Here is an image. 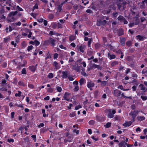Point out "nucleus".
I'll return each mask as SVG.
<instances>
[{
  "label": "nucleus",
  "mask_w": 147,
  "mask_h": 147,
  "mask_svg": "<svg viewBox=\"0 0 147 147\" xmlns=\"http://www.w3.org/2000/svg\"><path fill=\"white\" fill-rule=\"evenodd\" d=\"M72 69L78 72H80V70H82L81 74H86L85 72H84V69L82 66H79L78 64L76 63H75L74 65L72 66Z\"/></svg>",
  "instance_id": "f257e3e1"
},
{
  "label": "nucleus",
  "mask_w": 147,
  "mask_h": 147,
  "mask_svg": "<svg viewBox=\"0 0 147 147\" xmlns=\"http://www.w3.org/2000/svg\"><path fill=\"white\" fill-rule=\"evenodd\" d=\"M106 112L107 114L108 118H111L113 117L114 115L116 113L115 111L114 110L108 109L106 110Z\"/></svg>",
  "instance_id": "f03ea898"
},
{
  "label": "nucleus",
  "mask_w": 147,
  "mask_h": 147,
  "mask_svg": "<svg viewBox=\"0 0 147 147\" xmlns=\"http://www.w3.org/2000/svg\"><path fill=\"white\" fill-rule=\"evenodd\" d=\"M136 38L137 40H139V41H142L144 39H146L147 38L145 36L138 35L136 36Z\"/></svg>",
  "instance_id": "7ed1b4c3"
},
{
  "label": "nucleus",
  "mask_w": 147,
  "mask_h": 147,
  "mask_svg": "<svg viewBox=\"0 0 147 147\" xmlns=\"http://www.w3.org/2000/svg\"><path fill=\"white\" fill-rule=\"evenodd\" d=\"M87 86L89 88H90V90H92V88L94 86V84L93 82L90 81L88 82Z\"/></svg>",
  "instance_id": "20e7f679"
},
{
  "label": "nucleus",
  "mask_w": 147,
  "mask_h": 147,
  "mask_svg": "<svg viewBox=\"0 0 147 147\" xmlns=\"http://www.w3.org/2000/svg\"><path fill=\"white\" fill-rule=\"evenodd\" d=\"M37 64H36L35 65H31L29 66L28 68L30 71L32 73H34L36 70Z\"/></svg>",
  "instance_id": "39448f33"
},
{
  "label": "nucleus",
  "mask_w": 147,
  "mask_h": 147,
  "mask_svg": "<svg viewBox=\"0 0 147 147\" xmlns=\"http://www.w3.org/2000/svg\"><path fill=\"white\" fill-rule=\"evenodd\" d=\"M107 21L105 20L103 21L99 20L98 21L96 24V25L98 26H100L101 25L104 26L107 23Z\"/></svg>",
  "instance_id": "423d86ee"
},
{
  "label": "nucleus",
  "mask_w": 147,
  "mask_h": 147,
  "mask_svg": "<svg viewBox=\"0 0 147 147\" xmlns=\"http://www.w3.org/2000/svg\"><path fill=\"white\" fill-rule=\"evenodd\" d=\"M70 95V93L67 92H65L63 96L64 99L67 101H69V96Z\"/></svg>",
  "instance_id": "0eeeda50"
},
{
  "label": "nucleus",
  "mask_w": 147,
  "mask_h": 147,
  "mask_svg": "<svg viewBox=\"0 0 147 147\" xmlns=\"http://www.w3.org/2000/svg\"><path fill=\"white\" fill-rule=\"evenodd\" d=\"M49 40V44L50 43L52 46L54 47L55 45L56 41L53 38L50 37Z\"/></svg>",
  "instance_id": "6e6552de"
},
{
  "label": "nucleus",
  "mask_w": 147,
  "mask_h": 147,
  "mask_svg": "<svg viewBox=\"0 0 147 147\" xmlns=\"http://www.w3.org/2000/svg\"><path fill=\"white\" fill-rule=\"evenodd\" d=\"M91 66L92 69L97 68L98 69L100 70L102 68L101 66L99 65H97L94 63L92 64Z\"/></svg>",
  "instance_id": "1a4fd4ad"
},
{
  "label": "nucleus",
  "mask_w": 147,
  "mask_h": 147,
  "mask_svg": "<svg viewBox=\"0 0 147 147\" xmlns=\"http://www.w3.org/2000/svg\"><path fill=\"white\" fill-rule=\"evenodd\" d=\"M85 47V46L84 45H81L79 46L78 50L82 53H84V52Z\"/></svg>",
  "instance_id": "9d476101"
},
{
  "label": "nucleus",
  "mask_w": 147,
  "mask_h": 147,
  "mask_svg": "<svg viewBox=\"0 0 147 147\" xmlns=\"http://www.w3.org/2000/svg\"><path fill=\"white\" fill-rule=\"evenodd\" d=\"M132 122L131 121H126L123 124V126L125 127H127L130 126L132 124Z\"/></svg>",
  "instance_id": "9b49d317"
},
{
  "label": "nucleus",
  "mask_w": 147,
  "mask_h": 147,
  "mask_svg": "<svg viewBox=\"0 0 147 147\" xmlns=\"http://www.w3.org/2000/svg\"><path fill=\"white\" fill-rule=\"evenodd\" d=\"M121 93V92L120 91L117 89L114 90L113 92V94L118 96H119Z\"/></svg>",
  "instance_id": "f8f14e48"
},
{
  "label": "nucleus",
  "mask_w": 147,
  "mask_h": 147,
  "mask_svg": "<svg viewBox=\"0 0 147 147\" xmlns=\"http://www.w3.org/2000/svg\"><path fill=\"white\" fill-rule=\"evenodd\" d=\"M18 13V11H12L10 12L8 14V16L9 17H12L16 15Z\"/></svg>",
  "instance_id": "ddd939ff"
},
{
  "label": "nucleus",
  "mask_w": 147,
  "mask_h": 147,
  "mask_svg": "<svg viewBox=\"0 0 147 147\" xmlns=\"http://www.w3.org/2000/svg\"><path fill=\"white\" fill-rule=\"evenodd\" d=\"M53 65L55 67V68L56 69H58L60 68V66L58 65L57 62L56 61H54L53 63Z\"/></svg>",
  "instance_id": "4468645a"
},
{
  "label": "nucleus",
  "mask_w": 147,
  "mask_h": 147,
  "mask_svg": "<svg viewBox=\"0 0 147 147\" xmlns=\"http://www.w3.org/2000/svg\"><path fill=\"white\" fill-rule=\"evenodd\" d=\"M125 38H121L120 42L121 45L122 46H124L125 45Z\"/></svg>",
  "instance_id": "2eb2a0df"
},
{
  "label": "nucleus",
  "mask_w": 147,
  "mask_h": 147,
  "mask_svg": "<svg viewBox=\"0 0 147 147\" xmlns=\"http://www.w3.org/2000/svg\"><path fill=\"white\" fill-rule=\"evenodd\" d=\"M108 58H109V59L111 60L113 59H115L116 58V56L115 55H111L109 53H108Z\"/></svg>",
  "instance_id": "dca6fc26"
},
{
  "label": "nucleus",
  "mask_w": 147,
  "mask_h": 147,
  "mask_svg": "<svg viewBox=\"0 0 147 147\" xmlns=\"http://www.w3.org/2000/svg\"><path fill=\"white\" fill-rule=\"evenodd\" d=\"M139 87L140 88V90L142 91H145L147 90V89L142 84H140L139 85Z\"/></svg>",
  "instance_id": "f3484780"
},
{
  "label": "nucleus",
  "mask_w": 147,
  "mask_h": 147,
  "mask_svg": "<svg viewBox=\"0 0 147 147\" xmlns=\"http://www.w3.org/2000/svg\"><path fill=\"white\" fill-rule=\"evenodd\" d=\"M117 34L119 36H121L124 34V32L121 29H119L118 30Z\"/></svg>",
  "instance_id": "a211bd4d"
},
{
  "label": "nucleus",
  "mask_w": 147,
  "mask_h": 147,
  "mask_svg": "<svg viewBox=\"0 0 147 147\" xmlns=\"http://www.w3.org/2000/svg\"><path fill=\"white\" fill-rule=\"evenodd\" d=\"M76 39V36L74 35H71L69 36V40L71 42L73 41L74 40Z\"/></svg>",
  "instance_id": "6ab92c4d"
},
{
  "label": "nucleus",
  "mask_w": 147,
  "mask_h": 147,
  "mask_svg": "<svg viewBox=\"0 0 147 147\" xmlns=\"http://www.w3.org/2000/svg\"><path fill=\"white\" fill-rule=\"evenodd\" d=\"M133 58L131 56H128L126 58V61H133Z\"/></svg>",
  "instance_id": "aec40b11"
},
{
  "label": "nucleus",
  "mask_w": 147,
  "mask_h": 147,
  "mask_svg": "<svg viewBox=\"0 0 147 147\" xmlns=\"http://www.w3.org/2000/svg\"><path fill=\"white\" fill-rule=\"evenodd\" d=\"M118 64V62L116 61H114L111 63V66L112 67H115L116 65H117Z\"/></svg>",
  "instance_id": "412c9836"
},
{
  "label": "nucleus",
  "mask_w": 147,
  "mask_h": 147,
  "mask_svg": "<svg viewBox=\"0 0 147 147\" xmlns=\"http://www.w3.org/2000/svg\"><path fill=\"white\" fill-rule=\"evenodd\" d=\"M62 4H59L57 6V10L58 11H59V12H60L62 10Z\"/></svg>",
  "instance_id": "4be33fe9"
},
{
  "label": "nucleus",
  "mask_w": 147,
  "mask_h": 147,
  "mask_svg": "<svg viewBox=\"0 0 147 147\" xmlns=\"http://www.w3.org/2000/svg\"><path fill=\"white\" fill-rule=\"evenodd\" d=\"M11 39L10 37L8 36L7 37L3 38V41L4 42L7 43L8 41H9Z\"/></svg>",
  "instance_id": "5701e85b"
},
{
  "label": "nucleus",
  "mask_w": 147,
  "mask_h": 147,
  "mask_svg": "<svg viewBox=\"0 0 147 147\" xmlns=\"http://www.w3.org/2000/svg\"><path fill=\"white\" fill-rule=\"evenodd\" d=\"M6 3L9 7H12V3H11V1L10 0H7Z\"/></svg>",
  "instance_id": "b1692460"
},
{
  "label": "nucleus",
  "mask_w": 147,
  "mask_h": 147,
  "mask_svg": "<svg viewBox=\"0 0 147 147\" xmlns=\"http://www.w3.org/2000/svg\"><path fill=\"white\" fill-rule=\"evenodd\" d=\"M137 119L139 121H142L145 120V118L144 116H138Z\"/></svg>",
  "instance_id": "393cba45"
},
{
  "label": "nucleus",
  "mask_w": 147,
  "mask_h": 147,
  "mask_svg": "<svg viewBox=\"0 0 147 147\" xmlns=\"http://www.w3.org/2000/svg\"><path fill=\"white\" fill-rule=\"evenodd\" d=\"M129 114L130 115H131V116H132L133 121H134V119L136 116V115H135V112H131Z\"/></svg>",
  "instance_id": "a878e982"
},
{
  "label": "nucleus",
  "mask_w": 147,
  "mask_h": 147,
  "mask_svg": "<svg viewBox=\"0 0 147 147\" xmlns=\"http://www.w3.org/2000/svg\"><path fill=\"white\" fill-rule=\"evenodd\" d=\"M49 44V40L44 41L43 43V45L45 46H48Z\"/></svg>",
  "instance_id": "bb28decb"
},
{
  "label": "nucleus",
  "mask_w": 147,
  "mask_h": 147,
  "mask_svg": "<svg viewBox=\"0 0 147 147\" xmlns=\"http://www.w3.org/2000/svg\"><path fill=\"white\" fill-rule=\"evenodd\" d=\"M126 44L127 46L129 47L131 46L132 45V42L130 40L127 41L126 42Z\"/></svg>",
  "instance_id": "cd10ccee"
},
{
  "label": "nucleus",
  "mask_w": 147,
  "mask_h": 147,
  "mask_svg": "<svg viewBox=\"0 0 147 147\" xmlns=\"http://www.w3.org/2000/svg\"><path fill=\"white\" fill-rule=\"evenodd\" d=\"M121 120V117L118 116L116 115L114 117V121H120Z\"/></svg>",
  "instance_id": "c85d7f7f"
},
{
  "label": "nucleus",
  "mask_w": 147,
  "mask_h": 147,
  "mask_svg": "<svg viewBox=\"0 0 147 147\" xmlns=\"http://www.w3.org/2000/svg\"><path fill=\"white\" fill-rule=\"evenodd\" d=\"M94 52H95L93 51L89 50L88 51L87 54L89 56H90V55H92Z\"/></svg>",
  "instance_id": "c756f323"
},
{
  "label": "nucleus",
  "mask_w": 147,
  "mask_h": 147,
  "mask_svg": "<svg viewBox=\"0 0 147 147\" xmlns=\"http://www.w3.org/2000/svg\"><path fill=\"white\" fill-rule=\"evenodd\" d=\"M51 54L49 53V52H48L47 54V56L45 58V60H47L48 59H51Z\"/></svg>",
  "instance_id": "7c9ffc66"
},
{
  "label": "nucleus",
  "mask_w": 147,
  "mask_h": 147,
  "mask_svg": "<svg viewBox=\"0 0 147 147\" xmlns=\"http://www.w3.org/2000/svg\"><path fill=\"white\" fill-rule=\"evenodd\" d=\"M40 44V42L38 41L37 40H34V45L36 46H38Z\"/></svg>",
  "instance_id": "2f4dec72"
},
{
  "label": "nucleus",
  "mask_w": 147,
  "mask_h": 147,
  "mask_svg": "<svg viewBox=\"0 0 147 147\" xmlns=\"http://www.w3.org/2000/svg\"><path fill=\"white\" fill-rule=\"evenodd\" d=\"M92 38H90L88 42V46L89 47H91V44L92 42Z\"/></svg>",
  "instance_id": "473e14b6"
},
{
  "label": "nucleus",
  "mask_w": 147,
  "mask_h": 147,
  "mask_svg": "<svg viewBox=\"0 0 147 147\" xmlns=\"http://www.w3.org/2000/svg\"><path fill=\"white\" fill-rule=\"evenodd\" d=\"M56 90H57V92H61L62 91V89L61 87L57 86L56 88Z\"/></svg>",
  "instance_id": "72a5a7b5"
},
{
  "label": "nucleus",
  "mask_w": 147,
  "mask_h": 147,
  "mask_svg": "<svg viewBox=\"0 0 147 147\" xmlns=\"http://www.w3.org/2000/svg\"><path fill=\"white\" fill-rule=\"evenodd\" d=\"M92 68L91 65H88L87 67L86 71L88 73V71H89L90 70L92 69Z\"/></svg>",
  "instance_id": "f704fd0d"
},
{
  "label": "nucleus",
  "mask_w": 147,
  "mask_h": 147,
  "mask_svg": "<svg viewBox=\"0 0 147 147\" xmlns=\"http://www.w3.org/2000/svg\"><path fill=\"white\" fill-rule=\"evenodd\" d=\"M111 125V123L110 122H108L105 125H104V126L106 128H109L110 127Z\"/></svg>",
  "instance_id": "c9c22d12"
},
{
  "label": "nucleus",
  "mask_w": 147,
  "mask_h": 147,
  "mask_svg": "<svg viewBox=\"0 0 147 147\" xmlns=\"http://www.w3.org/2000/svg\"><path fill=\"white\" fill-rule=\"evenodd\" d=\"M84 79L83 78H81L80 81V85H82L83 84L84 81Z\"/></svg>",
  "instance_id": "e433bc0d"
},
{
  "label": "nucleus",
  "mask_w": 147,
  "mask_h": 147,
  "mask_svg": "<svg viewBox=\"0 0 147 147\" xmlns=\"http://www.w3.org/2000/svg\"><path fill=\"white\" fill-rule=\"evenodd\" d=\"M124 18V17L122 16H119L117 18L118 20L122 21Z\"/></svg>",
  "instance_id": "4c0bfd02"
},
{
  "label": "nucleus",
  "mask_w": 147,
  "mask_h": 147,
  "mask_svg": "<svg viewBox=\"0 0 147 147\" xmlns=\"http://www.w3.org/2000/svg\"><path fill=\"white\" fill-rule=\"evenodd\" d=\"M54 18V16L52 14H50L48 16V18L50 20L53 19Z\"/></svg>",
  "instance_id": "58836bf2"
},
{
  "label": "nucleus",
  "mask_w": 147,
  "mask_h": 147,
  "mask_svg": "<svg viewBox=\"0 0 147 147\" xmlns=\"http://www.w3.org/2000/svg\"><path fill=\"white\" fill-rule=\"evenodd\" d=\"M33 48V46L32 45H30L28 46L27 49V51L28 52L30 51Z\"/></svg>",
  "instance_id": "ea45409f"
},
{
  "label": "nucleus",
  "mask_w": 147,
  "mask_h": 147,
  "mask_svg": "<svg viewBox=\"0 0 147 147\" xmlns=\"http://www.w3.org/2000/svg\"><path fill=\"white\" fill-rule=\"evenodd\" d=\"M25 65V64H23L22 65H19L17 67V68L18 69H20L22 67H24Z\"/></svg>",
  "instance_id": "a19ab883"
},
{
  "label": "nucleus",
  "mask_w": 147,
  "mask_h": 147,
  "mask_svg": "<svg viewBox=\"0 0 147 147\" xmlns=\"http://www.w3.org/2000/svg\"><path fill=\"white\" fill-rule=\"evenodd\" d=\"M141 98L143 101H145L147 99V96L142 95L141 96Z\"/></svg>",
  "instance_id": "79ce46f5"
},
{
  "label": "nucleus",
  "mask_w": 147,
  "mask_h": 147,
  "mask_svg": "<svg viewBox=\"0 0 147 147\" xmlns=\"http://www.w3.org/2000/svg\"><path fill=\"white\" fill-rule=\"evenodd\" d=\"M47 90L48 92L50 93H51L53 91V88H52L50 87L48 88L47 89Z\"/></svg>",
  "instance_id": "37998d69"
},
{
  "label": "nucleus",
  "mask_w": 147,
  "mask_h": 147,
  "mask_svg": "<svg viewBox=\"0 0 147 147\" xmlns=\"http://www.w3.org/2000/svg\"><path fill=\"white\" fill-rule=\"evenodd\" d=\"M92 138L95 141H97L98 140V138L97 137H95L94 136H92Z\"/></svg>",
  "instance_id": "c03bdc74"
},
{
  "label": "nucleus",
  "mask_w": 147,
  "mask_h": 147,
  "mask_svg": "<svg viewBox=\"0 0 147 147\" xmlns=\"http://www.w3.org/2000/svg\"><path fill=\"white\" fill-rule=\"evenodd\" d=\"M126 3H127L125 1H123L121 5H119V7H121L122 6H123L125 5L126 4Z\"/></svg>",
  "instance_id": "a18cd8bd"
},
{
  "label": "nucleus",
  "mask_w": 147,
  "mask_h": 147,
  "mask_svg": "<svg viewBox=\"0 0 147 147\" xmlns=\"http://www.w3.org/2000/svg\"><path fill=\"white\" fill-rule=\"evenodd\" d=\"M7 89L2 87V86H0V90L2 91H7Z\"/></svg>",
  "instance_id": "49530a36"
},
{
  "label": "nucleus",
  "mask_w": 147,
  "mask_h": 147,
  "mask_svg": "<svg viewBox=\"0 0 147 147\" xmlns=\"http://www.w3.org/2000/svg\"><path fill=\"white\" fill-rule=\"evenodd\" d=\"M123 52L120 49H119L118 50L116 51V53L117 54H123Z\"/></svg>",
  "instance_id": "de8ad7c7"
},
{
  "label": "nucleus",
  "mask_w": 147,
  "mask_h": 147,
  "mask_svg": "<svg viewBox=\"0 0 147 147\" xmlns=\"http://www.w3.org/2000/svg\"><path fill=\"white\" fill-rule=\"evenodd\" d=\"M107 82L105 81H103L101 82V85L102 86H104L106 85Z\"/></svg>",
  "instance_id": "09e8293b"
},
{
  "label": "nucleus",
  "mask_w": 147,
  "mask_h": 147,
  "mask_svg": "<svg viewBox=\"0 0 147 147\" xmlns=\"http://www.w3.org/2000/svg\"><path fill=\"white\" fill-rule=\"evenodd\" d=\"M7 142L9 143H13L14 142V140L12 138H9L7 139Z\"/></svg>",
  "instance_id": "8fccbe9b"
},
{
  "label": "nucleus",
  "mask_w": 147,
  "mask_h": 147,
  "mask_svg": "<svg viewBox=\"0 0 147 147\" xmlns=\"http://www.w3.org/2000/svg\"><path fill=\"white\" fill-rule=\"evenodd\" d=\"M17 9L19 11H23V9L21 8L19 6L17 5L16 7Z\"/></svg>",
  "instance_id": "3c124183"
},
{
  "label": "nucleus",
  "mask_w": 147,
  "mask_h": 147,
  "mask_svg": "<svg viewBox=\"0 0 147 147\" xmlns=\"http://www.w3.org/2000/svg\"><path fill=\"white\" fill-rule=\"evenodd\" d=\"M58 28H62V24L59 22L57 24Z\"/></svg>",
  "instance_id": "603ef678"
},
{
  "label": "nucleus",
  "mask_w": 147,
  "mask_h": 147,
  "mask_svg": "<svg viewBox=\"0 0 147 147\" xmlns=\"http://www.w3.org/2000/svg\"><path fill=\"white\" fill-rule=\"evenodd\" d=\"M102 40L103 42L104 43H106V42H107V38L105 37H102Z\"/></svg>",
  "instance_id": "864d4df0"
},
{
  "label": "nucleus",
  "mask_w": 147,
  "mask_h": 147,
  "mask_svg": "<svg viewBox=\"0 0 147 147\" xmlns=\"http://www.w3.org/2000/svg\"><path fill=\"white\" fill-rule=\"evenodd\" d=\"M22 92L20 91H18V93H16L15 94V96L16 97L17 96H20L21 95V94Z\"/></svg>",
  "instance_id": "5fc2aeb1"
},
{
  "label": "nucleus",
  "mask_w": 147,
  "mask_h": 147,
  "mask_svg": "<svg viewBox=\"0 0 147 147\" xmlns=\"http://www.w3.org/2000/svg\"><path fill=\"white\" fill-rule=\"evenodd\" d=\"M58 55L57 53H55L54 55L53 58L54 59H57L58 57Z\"/></svg>",
  "instance_id": "6e6d98bb"
},
{
  "label": "nucleus",
  "mask_w": 147,
  "mask_h": 147,
  "mask_svg": "<svg viewBox=\"0 0 147 147\" xmlns=\"http://www.w3.org/2000/svg\"><path fill=\"white\" fill-rule=\"evenodd\" d=\"M118 13L117 12L113 13V17L114 18H116L117 17V15Z\"/></svg>",
  "instance_id": "4d7b16f0"
},
{
  "label": "nucleus",
  "mask_w": 147,
  "mask_h": 147,
  "mask_svg": "<svg viewBox=\"0 0 147 147\" xmlns=\"http://www.w3.org/2000/svg\"><path fill=\"white\" fill-rule=\"evenodd\" d=\"M31 137L32 138L33 140H34V142H36V137L35 135H33L31 136Z\"/></svg>",
  "instance_id": "13d9d810"
},
{
  "label": "nucleus",
  "mask_w": 147,
  "mask_h": 147,
  "mask_svg": "<svg viewBox=\"0 0 147 147\" xmlns=\"http://www.w3.org/2000/svg\"><path fill=\"white\" fill-rule=\"evenodd\" d=\"M140 19L141 20V21L142 22H143L146 20L145 18L143 17H141L140 18Z\"/></svg>",
  "instance_id": "bf43d9fd"
},
{
  "label": "nucleus",
  "mask_w": 147,
  "mask_h": 147,
  "mask_svg": "<svg viewBox=\"0 0 147 147\" xmlns=\"http://www.w3.org/2000/svg\"><path fill=\"white\" fill-rule=\"evenodd\" d=\"M95 121L94 120H91L89 122L90 125H93L95 123Z\"/></svg>",
  "instance_id": "052dcab7"
},
{
  "label": "nucleus",
  "mask_w": 147,
  "mask_h": 147,
  "mask_svg": "<svg viewBox=\"0 0 147 147\" xmlns=\"http://www.w3.org/2000/svg\"><path fill=\"white\" fill-rule=\"evenodd\" d=\"M15 20V18L13 17H12L11 18L8 20V21L11 22H12L14 21Z\"/></svg>",
  "instance_id": "680f3d73"
},
{
  "label": "nucleus",
  "mask_w": 147,
  "mask_h": 147,
  "mask_svg": "<svg viewBox=\"0 0 147 147\" xmlns=\"http://www.w3.org/2000/svg\"><path fill=\"white\" fill-rule=\"evenodd\" d=\"M7 66V63L6 62H4L2 64L1 66L3 68H5Z\"/></svg>",
  "instance_id": "e2e57ef3"
},
{
  "label": "nucleus",
  "mask_w": 147,
  "mask_h": 147,
  "mask_svg": "<svg viewBox=\"0 0 147 147\" xmlns=\"http://www.w3.org/2000/svg\"><path fill=\"white\" fill-rule=\"evenodd\" d=\"M76 115L75 113L74 112H73L70 114L69 116L71 117H74Z\"/></svg>",
  "instance_id": "0e129e2a"
},
{
  "label": "nucleus",
  "mask_w": 147,
  "mask_h": 147,
  "mask_svg": "<svg viewBox=\"0 0 147 147\" xmlns=\"http://www.w3.org/2000/svg\"><path fill=\"white\" fill-rule=\"evenodd\" d=\"M122 21L124 24H127L128 23V22L125 18Z\"/></svg>",
  "instance_id": "69168bd1"
},
{
  "label": "nucleus",
  "mask_w": 147,
  "mask_h": 147,
  "mask_svg": "<svg viewBox=\"0 0 147 147\" xmlns=\"http://www.w3.org/2000/svg\"><path fill=\"white\" fill-rule=\"evenodd\" d=\"M28 87L30 88L33 89L34 88V86L31 84H29L28 85Z\"/></svg>",
  "instance_id": "338daca9"
},
{
  "label": "nucleus",
  "mask_w": 147,
  "mask_h": 147,
  "mask_svg": "<svg viewBox=\"0 0 147 147\" xmlns=\"http://www.w3.org/2000/svg\"><path fill=\"white\" fill-rule=\"evenodd\" d=\"M146 72H147V67H145V69L142 71V74H144Z\"/></svg>",
  "instance_id": "774afa93"
}]
</instances>
